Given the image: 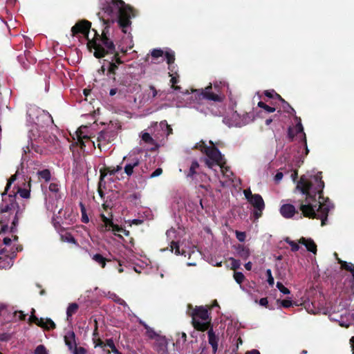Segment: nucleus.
Instances as JSON below:
<instances>
[{
    "label": "nucleus",
    "instance_id": "obj_1",
    "mask_svg": "<svg viewBox=\"0 0 354 354\" xmlns=\"http://www.w3.org/2000/svg\"><path fill=\"white\" fill-rule=\"evenodd\" d=\"M324 182L322 180V172L319 171L310 179L301 176L297 184V189L305 196V200L301 201L299 214L292 204H284L280 207V213L286 218H291L295 214L299 218L302 216L309 218L321 220V225H326L330 210L329 199L323 196Z\"/></svg>",
    "mask_w": 354,
    "mask_h": 354
},
{
    "label": "nucleus",
    "instance_id": "obj_2",
    "mask_svg": "<svg viewBox=\"0 0 354 354\" xmlns=\"http://www.w3.org/2000/svg\"><path fill=\"white\" fill-rule=\"evenodd\" d=\"M102 9L107 19H103L105 25H109L117 21L124 33H127V28L131 26V19L134 17L133 9L126 5L122 0H104Z\"/></svg>",
    "mask_w": 354,
    "mask_h": 354
},
{
    "label": "nucleus",
    "instance_id": "obj_3",
    "mask_svg": "<svg viewBox=\"0 0 354 354\" xmlns=\"http://www.w3.org/2000/svg\"><path fill=\"white\" fill-rule=\"evenodd\" d=\"M95 37L87 42V48L90 51L94 50L93 55L96 58H102L108 54L115 52V46L109 38V25H106L100 35L95 30Z\"/></svg>",
    "mask_w": 354,
    "mask_h": 354
},
{
    "label": "nucleus",
    "instance_id": "obj_4",
    "mask_svg": "<svg viewBox=\"0 0 354 354\" xmlns=\"http://www.w3.org/2000/svg\"><path fill=\"white\" fill-rule=\"evenodd\" d=\"M25 209V206L21 207L17 202V194H8L7 197L3 196L2 203L0 205V210L1 214L15 213L14 218L12 221L10 227V232L15 233L17 231V227L19 223V220L23 216Z\"/></svg>",
    "mask_w": 354,
    "mask_h": 354
},
{
    "label": "nucleus",
    "instance_id": "obj_5",
    "mask_svg": "<svg viewBox=\"0 0 354 354\" xmlns=\"http://www.w3.org/2000/svg\"><path fill=\"white\" fill-rule=\"evenodd\" d=\"M192 319L194 328L199 330H207L211 322V317L206 306H196L188 313Z\"/></svg>",
    "mask_w": 354,
    "mask_h": 354
},
{
    "label": "nucleus",
    "instance_id": "obj_6",
    "mask_svg": "<svg viewBox=\"0 0 354 354\" xmlns=\"http://www.w3.org/2000/svg\"><path fill=\"white\" fill-rule=\"evenodd\" d=\"M209 143L212 145V146L209 147L205 153L207 157L204 158V162L210 169L215 165H218L223 171L224 165L226 164L224 156L221 154L218 149L214 145L212 141H210Z\"/></svg>",
    "mask_w": 354,
    "mask_h": 354
},
{
    "label": "nucleus",
    "instance_id": "obj_7",
    "mask_svg": "<svg viewBox=\"0 0 354 354\" xmlns=\"http://www.w3.org/2000/svg\"><path fill=\"white\" fill-rule=\"evenodd\" d=\"M122 163L125 164L124 166V171L129 178L131 177L134 173L138 176H142V174L145 172L142 167H140V170L138 169L141 162L137 156H129V157H124Z\"/></svg>",
    "mask_w": 354,
    "mask_h": 354
},
{
    "label": "nucleus",
    "instance_id": "obj_8",
    "mask_svg": "<svg viewBox=\"0 0 354 354\" xmlns=\"http://www.w3.org/2000/svg\"><path fill=\"white\" fill-rule=\"evenodd\" d=\"M101 219L103 222L100 227V231L102 232L112 231L115 236H118L122 238V236L120 234H117L116 232H122L125 236H129V232L123 229L122 227L119 226L117 224H114L113 220L111 218H107L104 214H101Z\"/></svg>",
    "mask_w": 354,
    "mask_h": 354
},
{
    "label": "nucleus",
    "instance_id": "obj_9",
    "mask_svg": "<svg viewBox=\"0 0 354 354\" xmlns=\"http://www.w3.org/2000/svg\"><path fill=\"white\" fill-rule=\"evenodd\" d=\"M220 86L218 84H214V86L210 84L204 89H201L200 95L202 98L211 100L214 102H222L223 96L220 93Z\"/></svg>",
    "mask_w": 354,
    "mask_h": 354
},
{
    "label": "nucleus",
    "instance_id": "obj_10",
    "mask_svg": "<svg viewBox=\"0 0 354 354\" xmlns=\"http://www.w3.org/2000/svg\"><path fill=\"white\" fill-rule=\"evenodd\" d=\"M91 28V22L86 19L80 20L71 28V35L75 37L78 34H82L88 41Z\"/></svg>",
    "mask_w": 354,
    "mask_h": 354
},
{
    "label": "nucleus",
    "instance_id": "obj_11",
    "mask_svg": "<svg viewBox=\"0 0 354 354\" xmlns=\"http://www.w3.org/2000/svg\"><path fill=\"white\" fill-rule=\"evenodd\" d=\"M116 132L113 129H106L98 133L97 138V147L101 149L102 146H105L114 140Z\"/></svg>",
    "mask_w": 354,
    "mask_h": 354
},
{
    "label": "nucleus",
    "instance_id": "obj_12",
    "mask_svg": "<svg viewBox=\"0 0 354 354\" xmlns=\"http://www.w3.org/2000/svg\"><path fill=\"white\" fill-rule=\"evenodd\" d=\"M254 208L253 212L255 218L261 216L263 210L265 208V203L262 196L259 194H254V196L248 201Z\"/></svg>",
    "mask_w": 354,
    "mask_h": 354
},
{
    "label": "nucleus",
    "instance_id": "obj_13",
    "mask_svg": "<svg viewBox=\"0 0 354 354\" xmlns=\"http://www.w3.org/2000/svg\"><path fill=\"white\" fill-rule=\"evenodd\" d=\"M335 255L337 257L338 263H339L341 266V268L351 273V276L350 277L348 281V284L346 285V288H354V264L340 259L337 257V253H335Z\"/></svg>",
    "mask_w": 354,
    "mask_h": 354
},
{
    "label": "nucleus",
    "instance_id": "obj_14",
    "mask_svg": "<svg viewBox=\"0 0 354 354\" xmlns=\"http://www.w3.org/2000/svg\"><path fill=\"white\" fill-rule=\"evenodd\" d=\"M29 322L35 323L37 326L46 330H50L55 328V324L50 319L38 318L34 315L30 316Z\"/></svg>",
    "mask_w": 354,
    "mask_h": 354
},
{
    "label": "nucleus",
    "instance_id": "obj_15",
    "mask_svg": "<svg viewBox=\"0 0 354 354\" xmlns=\"http://www.w3.org/2000/svg\"><path fill=\"white\" fill-rule=\"evenodd\" d=\"M121 165H117L115 167H104L100 170V180L99 184L100 186H102V184L105 185L104 178L108 175H114L119 171L122 169Z\"/></svg>",
    "mask_w": 354,
    "mask_h": 354
},
{
    "label": "nucleus",
    "instance_id": "obj_16",
    "mask_svg": "<svg viewBox=\"0 0 354 354\" xmlns=\"http://www.w3.org/2000/svg\"><path fill=\"white\" fill-rule=\"evenodd\" d=\"M295 120L297 122L295 127L296 133H297V135L300 134L301 141L302 144L304 145V147H306V153L308 154L309 151L307 147L306 136V133L304 131V127L301 124V120L299 117H297V115H295Z\"/></svg>",
    "mask_w": 354,
    "mask_h": 354
},
{
    "label": "nucleus",
    "instance_id": "obj_17",
    "mask_svg": "<svg viewBox=\"0 0 354 354\" xmlns=\"http://www.w3.org/2000/svg\"><path fill=\"white\" fill-rule=\"evenodd\" d=\"M299 243L306 246L308 251L313 252V254L317 253V245L312 239H306L301 237Z\"/></svg>",
    "mask_w": 354,
    "mask_h": 354
},
{
    "label": "nucleus",
    "instance_id": "obj_18",
    "mask_svg": "<svg viewBox=\"0 0 354 354\" xmlns=\"http://www.w3.org/2000/svg\"><path fill=\"white\" fill-rule=\"evenodd\" d=\"M235 249L237 255L243 260H246L250 255V251L248 246L239 244Z\"/></svg>",
    "mask_w": 354,
    "mask_h": 354
},
{
    "label": "nucleus",
    "instance_id": "obj_19",
    "mask_svg": "<svg viewBox=\"0 0 354 354\" xmlns=\"http://www.w3.org/2000/svg\"><path fill=\"white\" fill-rule=\"evenodd\" d=\"M64 342L70 351H72L75 346H77L75 344V335L74 332L68 331L66 333L64 336Z\"/></svg>",
    "mask_w": 354,
    "mask_h": 354
},
{
    "label": "nucleus",
    "instance_id": "obj_20",
    "mask_svg": "<svg viewBox=\"0 0 354 354\" xmlns=\"http://www.w3.org/2000/svg\"><path fill=\"white\" fill-rule=\"evenodd\" d=\"M208 335V341L209 344L212 346L213 349V353L215 354L218 349V337L215 335L214 332L212 329H210L207 332Z\"/></svg>",
    "mask_w": 354,
    "mask_h": 354
},
{
    "label": "nucleus",
    "instance_id": "obj_21",
    "mask_svg": "<svg viewBox=\"0 0 354 354\" xmlns=\"http://www.w3.org/2000/svg\"><path fill=\"white\" fill-rule=\"evenodd\" d=\"M118 69V65L114 62H109V67L106 73V75L113 82L116 80L115 74L116 71Z\"/></svg>",
    "mask_w": 354,
    "mask_h": 354
},
{
    "label": "nucleus",
    "instance_id": "obj_22",
    "mask_svg": "<svg viewBox=\"0 0 354 354\" xmlns=\"http://www.w3.org/2000/svg\"><path fill=\"white\" fill-rule=\"evenodd\" d=\"M49 191L54 194L56 201L62 199V194L59 190V185L56 183H51L48 187Z\"/></svg>",
    "mask_w": 354,
    "mask_h": 354
},
{
    "label": "nucleus",
    "instance_id": "obj_23",
    "mask_svg": "<svg viewBox=\"0 0 354 354\" xmlns=\"http://www.w3.org/2000/svg\"><path fill=\"white\" fill-rule=\"evenodd\" d=\"M200 165L197 160H193L192 162L191 166L189 167V171L187 174V176L191 178L192 179H194L197 175H199V173L197 172V169L199 168Z\"/></svg>",
    "mask_w": 354,
    "mask_h": 354
},
{
    "label": "nucleus",
    "instance_id": "obj_24",
    "mask_svg": "<svg viewBox=\"0 0 354 354\" xmlns=\"http://www.w3.org/2000/svg\"><path fill=\"white\" fill-rule=\"evenodd\" d=\"M92 259L95 261L97 263H98L101 268H105L106 263L107 262H111L112 261L111 259H106L104 257L100 254H95L93 256Z\"/></svg>",
    "mask_w": 354,
    "mask_h": 354
},
{
    "label": "nucleus",
    "instance_id": "obj_25",
    "mask_svg": "<svg viewBox=\"0 0 354 354\" xmlns=\"http://www.w3.org/2000/svg\"><path fill=\"white\" fill-rule=\"evenodd\" d=\"M30 179L28 183V188H21L18 187L17 193L20 195V196L23 198H29L30 196Z\"/></svg>",
    "mask_w": 354,
    "mask_h": 354
},
{
    "label": "nucleus",
    "instance_id": "obj_26",
    "mask_svg": "<svg viewBox=\"0 0 354 354\" xmlns=\"http://www.w3.org/2000/svg\"><path fill=\"white\" fill-rule=\"evenodd\" d=\"M37 176L39 180H44L45 182H48L51 178V173L48 169L38 171Z\"/></svg>",
    "mask_w": 354,
    "mask_h": 354
},
{
    "label": "nucleus",
    "instance_id": "obj_27",
    "mask_svg": "<svg viewBox=\"0 0 354 354\" xmlns=\"http://www.w3.org/2000/svg\"><path fill=\"white\" fill-rule=\"evenodd\" d=\"M78 310V305L76 303L70 304L66 310L67 320L71 321L72 316Z\"/></svg>",
    "mask_w": 354,
    "mask_h": 354
},
{
    "label": "nucleus",
    "instance_id": "obj_28",
    "mask_svg": "<svg viewBox=\"0 0 354 354\" xmlns=\"http://www.w3.org/2000/svg\"><path fill=\"white\" fill-rule=\"evenodd\" d=\"M274 99H278L279 101H281L283 104H284L290 111L285 110L288 113L295 115L296 111L295 110L283 99L282 97L278 94L277 93H274ZM283 109H286V106H283Z\"/></svg>",
    "mask_w": 354,
    "mask_h": 354
},
{
    "label": "nucleus",
    "instance_id": "obj_29",
    "mask_svg": "<svg viewBox=\"0 0 354 354\" xmlns=\"http://www.w3.org/2000/svg\"><path fill=\"white\" fill-rule=\"evenodd\" d=\"M61 241H64V242L73 243L76 245H78V243H77L76 239L73 237V236L71 233H68V232L61 235Z\"/></svg>",
    "mask_w": 354,
    "mask_h": 354
},
{
    "label": "nucleus",
    "instance_id": "obj_30",
    "mask_svg": "<svg viewBox=\"0 0 354 354\" xmlns=\"http://www.w3.org/2000/svg\"><path fill=\"white\" fill-rule=\"evenodd\" d=\"M170 247H171V251L173 252L174 250V253L176 255L182 254V255H185V251H182V252L180 251V247H179V245H178V242L172 241L171 242Z\"/></svg>",
    "mask_w": 354,
    "mask_h": 354
},
{
    "label": "nucleus",
    "instance_id": "obj_31",
    "mask_svg": "<svg viewBox=\"0 0 354 354\" xmlns=\"http://www.w3.org/2000/svg\"><path fill=\"white\" fill-rule=\"evenodd\" d=\"M76 133H77V136L78 138V142L80 143L81 148L84 147L85 144L83 141V139L89 140L90 138L87 136H84L82 134V131L81 129H78Z\"/></svg>",
    "mask_w": 354,
    "mask_h": 354
},
{
    "label": "nucleus",
    "instance_id": "obj_32",
    "mask_svg": "<svg viewBox=\"0 0 354 354\" xmlns=\"http://www.w3.org/2000/svg\"><path fill=\"white\" fill-rule=\"evenodd\" d=\"M348 319L346 322H344L343 319L339 321V325L344 327H348L350 325H354V314H348Z\"/></svg>",
    "mask_w": 354,
    "mask_h": 354
},
{
    "label": "nucleus",
    "instance_id": "obj_33",
    "mask_svg": "<svg viewBox=\"0 0 354 354\" xmlns=\"http://www.w3.org/2000/svg\"><path fill=\"white\" fill-rule=\"evenodd\" d=\"M17 180V174L12 175L10 178L8 179L7 185L5 187L4 192L2 193V196H6L8 189H10L11 185Z\"/></svg>",
    "mask_w": 354,
    "mask_h": 354
},
{
    "label": "nucleus",
    "instance_id": "obj_34",
    "mask_svg": "<svg viewBox=\"0 0 354 354\" xmlns=\"http://www.w3.org/2000/svg\"><path fill=\"white\" fill-rule=\"evenodd\" d=\"M285 241L290 245V246L291 247V250L292 252H297L299 250L300 247L299 245V244L292 240L290 239V238L287 237L286 239H285Z\"/></svg>",
    "mask_w": 354,
    "mask_h": 354
},
{
    "label": "nucleus",
    "instance_id": "obj_35",
    "mask_svg": "<svg viewBox=\"0 0 354 354\" xmlns=\"http://www.w3.org/2000/svg\"><path fill=\"white\" fill-rule=\"evenodd\" d=\"M209 147L203 140L197 143L194 147L195 149H199L203 153H205Z\"/></svg>",
    "mask_w": 354,
    "mask_h": 354
},
{
    "label": "nucleus",
    "instance_id": "obj_36",
    "mask_svg": "<svg viewBox=\"0 0 354 354\" xmlns=\"http://www.w3.org/2000/svg\"><path fill=\"white\" fill-rule=\"evenodd\" d=\"M165 56L166 57V59H167V63L170 65L171 64H173L175 61V55H174V53L173 51H167L165 53Z\"/></svg>",
    "mask_w": 354,
    "mask_h": 354
},
{
    "label": "nucleus",
    "instance_id": "obj_37",
    "mask_svg": "<svg viewBox=\"0 0 354 354\" xmlns=\"http://www.w3.org/2000/svg\"><path fill=\"white\" fill-rule=\"evenodd\" d=\"M113 56L111 58V62H114L116 64L120 65L124 63V61L122 60V57L120 55L119 53L115 51L113 52Z\"/></svg>",
    "mask_w": 354,
    "mask_h": 354
},
{
    "label": "nucleus",
    "instance_id": "obj_38",
    "mask_svg": "<svg viewBox=\"0 0 354 354\" xmlns=\"http://www.w3.org/2000/svg\"><path fill=\"white\" fill-rule=\"evenodd\" d=\"M144 327L146 329V333L149 338L153 339L156 337L157 334L153 328L149 327L147 324H144Z\"/></svg>",
    "mask_w": 354,
    "mask_h": 354
},
{
    "label": "nucleus",
    "instance_id": "obj_39",
    "mask_svg": "<svg viewBox=\"0 0 354 354\" xmlns=\"http://www.w3.org/2000/svg\"><path fill=\"white\" fill-rule=\"evenodd\" d=\"M258 106L263 109L268 113H273L276 110L274 107L270 106L261 101L258 103Z\"/></svg>",
    "mask_w": 354,
    "mask_h": 354
},
{
    "label": "nucleus",
    "instance_id": "obj_40",
    "mask_svg": "<svg viewBox=\"0 0 354 354\" xmlns=\"http://www.w3.org/2000/svg\"><path fill=\"white\" fill-rule=\"evenodd\" d=\"M104 346H108L110 348H111L112 352H113L115 354L120 353V352H119L115 348L114 342L111 339H109L106 340V342L104 343Z\"/></svg>",
    "mask_w": 354,
    "mask_h": 354
},
{
    "label": "nucleus",
    "instance_id": "obj_41",
    "mask_svg": "<svg viewBox=\"0 0 354 354\" xmlns=\"http://www.w3.org/2000/svg\"><path fill=\"white\" fill-rule=\"evenodd\" d=\"M81 205V212H82V222L84 223H88L89 222V218L86 214L85 207L82 203H80Z\"/></svg>",
    "mask_w": 354,
    "mask_h": 354
},
{
    "label": "nucleus",
    "instance_id": "obj_42",
    "mask_svg": "<svg viewBox=\"0 0 354 354\" xmlns=\"http://www.w3.org/2000/svg\"><path fill=\"white\" fill-rule=\"evenodd\" d=\"M229 260L231 261L230 268L232 270H236L239 268L241 266V262L239 260L235 259L232 257H230Z\"/></svg>",
    "mask_w": 354,
    "mask_h": 354
},
{
    "label": "nucleus",
    "instance_id": "obj_43",
    "mask_svg": "<svg viewBox=\"0 0 354 354\" xmlns=\"http://www.w3.org/2000/svg\"><path fill=\"white\" fill-rule=\"evenodd\" d=\"M234 278L239 284H241L243 281L245 276L241 272H234Z\"/></svg>",
    "mask_w": 354,
    "mask_h": 354
},
{
    "label": "nucleus",
    "instance_id": "obj_44",
    "mask_svg": "<svg viewBox=\"0 0 354 354\" xmlns=\"http://www.w3.org/2000/svg\"><path fill=\"white\" fill-rule=\"evenodd\" d=\"M163 55H164V52L161 49L156 48V49L152 50V51L151 52V57L155 59L162 57Z\"/></svg>",
    "mask_w": 354,
    "mask_h": 354
},
{
    "label": "nucleus",
    "instance_id": "obj_45",
    "mask_svg": "<svg viewBox=\"0 0 354 354\" xmlns=\"http://www.w3.org/2000/svg\"><path fill=\"white\" fill-rule=\"evenodd\" d=\"M266 275L267 277V281L270 286H273L274 283V278L272 275V272L270 269H268L266 272Z\"/></svg>",
    "mask_w": 354,
    "mask_h": 354
},
{
    "label": "nucleus",
    "instance_id": "obj_46",
    "mask_svg": "<svg viewBox=\"0 0 354 354\" xmlns=\"http://www.w3.org/2000/svg\"><path fill=\"white\" fill-rule=\"evenodd\" d=\"M142 140L146 142L151 144L153 142V139L149 133H144L142 136Z\"/></svg>",
    "mask_w": 354,
    "mask_h": 354
},
{
    "label": "nucleus",
    "instance_id": "obj_47",
    "mask_svg": "<svg viewBox=\"0 0 354 354\" xmlns=\"http://www.w3.org/2000/svg\"><path fill=\"white\" fill-rule=\"evenodd\" d=\"M71 351L73 354H86V350L82 346H80V347L75 346V348Z\"/></svg>",
    "mask_w": 354,
    "mask_h": 354
},
{
    "label": "nucleus",
    "instance_id": "obj_48",
    "mask_svg": "<svg viewBox=\"0 0 354 354\" xmlns=\"http://www.w3.org/2000/svg\"><path fill=\"white\" fill-rule=\"evenodd\" d=\"M277 302H280V304L284 308H289L292 305V301L290 299L277 300Z\"/></svg>",
    "mask_w": 354,
    "mask_h": 354
},
{
    "label": "nucleus",
    "instance_id": "obj_49",
    "mask_svg": "<svg viewBox=\"0 0 354 354\" xmlns=\"http://www.w3.org/2000/svg\"><path fill=\"white\" fill-rule=\"evenodd\" d=\"M236 239L240 242H243L245 239L246 234H245V232H244L236 231Z\"/></svg>",
    "mask_w": 354,
    "mask_h": 354
},
{
    "label": "nucleus",
    "instance_id": "obj_50",
    "mask_svg": "<svg viewBox=\"0 0 354 354\" xmlns=\"http://www.w3.org/2000/svg\"><path fill=\"white\" fill-rule=\"evenodd\" d=\"M109 298L113 299L114 301H115L116 302L119 303L121 305L125 304V301L123 299L119 298L115 294H111L110 292H109Z\"/></svg>",
    "mask_w": 354,
    "mask_h": 354
},
{
    "label": "nucleus",
    "instance_id": "obj_51",
    "mask_svg": "<svg viewBox=\"0 0 354 354\" xmlns=\"http://www.w3.org/2000/svg\"><path fill=\"white\" fill-rule=\"evenodd\" d=\"M171 83L172 84V86L171 87L176 90V91H178L180 89V87L179 86H176V84H177V82H178V77H175V76H172L171 77V79L170 80Z\"/></svg>",
    "mask_w": 354,
    "mask_h": 354
},
{
    "label": "nucleus",
    "instance_id": "obj_52",
    "mask_svg": "<svg viewBox=\"0 0 354 354\" xmlns=\"http://www.w3.org/2000/svg\"><path fill=\"white\" fill-rule=\"evenodd\" d=\"M35 354H47V351L43 345H39L36 348Z\"/></svg>",
    "mask_w": 354,
    "mask_h": 354
},
{
    "label": "nucleus",
    "instance_id": "obj_53",
    "mask_svg": "<svg viewBox=\"0 0 354 354\" xmlns=\"http://www.w3.org/2000/svg\"><path fill=\"white\" fill-rule=\"evenodd\" d=\"M187 335L185 333H182L180 334V337H179L176 342V346H178L180 343H185L186 342Z\"/></svg>",
    "mask_w": 354,
    "mask_h": 354
},
{
    "label": "nucleus",
    "instance_id": "obj_54",
    "mask_svg": "<svg viewBox=\"0 0 354 354\" xmlns=\"http://www.w3.org/2000/svg\"><path fill=\"white\" fill-rule=\"evenodd\" d=\"M93 341L95 344V347H104V343L100 339L93 337Z\"/></svg>",
    "mask_w": 354,
    "mask_h": 354
},
{
    "label": "nucleus",
    "instance_id": "obj_55",
    "mask_svg": "<svg viewBox=\"0 0 354 354\" xmlns=\"http://www.w3.org/2000/svg\"><path fill=\"white\" fill-rule=\"evenodd\" d=\"M243 194L248 201H249L254 196V194H252V192L250 189H245L243 191Z\"/></svg>",
    "mask_w": 354,
    "mask_h": 354
},
{
    "label": "nucleus",
    "instance_id": "obj_56",
    "mask_svg": "<svg viewBox=\"0 0 354 354\" xmlns=\"http://www.w3.org/2000/svg\"><path fill=\"white\" fill-rule=\"evenodd\" d=\"M162 173V168L158 167L150 175V178L157 177V176L161 175Z\"/></svg>",
    "mask_w": 354,
    "mask_h": 354
},
{
    "label": "nucleus",
    "instance_id": "obj_57",
    "mask_svg": "<svg viewBox=\"0 0 354 354\" xmlns=\"http://www.w3.org/2000/svg\"><path fill=\"white\" fill-rule=\"evenodd\" d=\"M205 344L203 343H201L199 347L198 351H196L194 354H205Z\"/></svg>",
    "mask_w": 354,
    "mask_h": 354
},
{
    "label": "nucleus",
    "instance_id": "obj_58",
    "mask_svg": "<svg viewBox=\"0 0 354 354\" xmlns=\"http://www.w3.org/2000/svg\"><path fill=\"white\" fill-rule=\"evenodd\" d=\"M276 93V92H275L274 90H270V91H268H268H265V92H264V95H265L266 97H269V98H273V99H274V96H275V95H274V93Z\"/></svg>",
    "mask_w": 354,
    "mask_h": 354
},
{
    "label": "nucleus",
    "instance_id": "obj_59",
    "mask_svg": "<svg viewBox=\"0 0 354 354\" xmlns=\"http://www.w3.org/2000/svg\"><path fill=\"white\" fill-rule=\"evenodd\" d=\"M259 304L261 306H264V307H266V308H269V306H268V298H261L259 301Z\"/></svg>",
    "mask_w": 354,
    "mask_h": 354
},
{
    "label": "nucleus",
    "instance_id": "obj_60",
    "mask_svg": "<svg viewBox=\"0 0 354 354\" xmlns=\"http://www.w3.org/2000/svg\"><path fill=\"white\" fill-rule=\"evenodd\" d=\"M149 89L152 92V95H151L152 98L156 97L157 96V95H158V91H157L156 88H155V86H153V85H150L149 86Z\"/></svg>",
    "mask_w": 354,
    "mask_h": 354
},
{
    "label": "nucleus",
    "instance_id": "obj_61",
    "mask_svg": "<svg viewBox=\"0 0 354 354\" xmlns=\"http://www.w3.org/2000/svg\"><path fill=\"white\" fill-rule=\"evenodd\" d=\"M283 174L282 172H277L274 176V180L276 183H279L283 178Z\"/></svg>",
    "mask_w": 354,
    "mask_h": 354
},
{
    "label": "nucleus",
    "instance_id": "obj_62",
    "mask_svg": "<svg viewBox=\"0 0 354 354\" xmlns=\"http://www.w3.org/2000/svg\"><path fill=\"white\" fill-rule=\"evenodd\" d=\"M166 131H167V136H169L170 134L173 133V129L171 127L170 125L167 124L166 125Z\"/></svg>",
    "mask_w": 354,
    "mask_h": 354
},
{
    "label": "nucleus",
    "instance_id": "obj_63",
    "mask_svg": "<svg viewBox=\"0 0 354 354\" xmlns=\"http://www.w3.org/2000/svg\"><path fill=\"white\" fill-rule=\"evenodd\" d=\"M8 230V225H3L1 226V230H0V234L1 233H6Z\"/></svg>",
    "mask_w": 354,
    "mask_h": 354
},
{
    "label": "nucleus",
    "instance_id": "obj_64",
    "mask_svg": "<svg viewBox=\"0 0 354 354\" xmlns=\"http://www.w3.org/2000/svg\"><path fill=\"white\" fill-rule=\"evenodd\" d=\"M3 242L6 245H9L11 243V239L9 237H5L3 240Z\"/></svg>",
    "mask_w": 354,
    "mask_h": 354
}]
</instances>
